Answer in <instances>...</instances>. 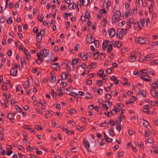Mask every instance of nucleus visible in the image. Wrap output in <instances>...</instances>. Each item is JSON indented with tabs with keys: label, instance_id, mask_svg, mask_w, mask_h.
Instances as JSON below:
<instances>
[{
	"label": "nucleus",
	"instance_id": "9b49d317",
	"mask_svg": "<svg viewBox=\"0 0 158 158\" xmlns=\"http://www.w3.org/2000/svg\"><path fill=\"white\" fill-rule=\"evenodd\" d=\"M103 134L104 137L105 139H106L107 142L110 143L113 141L112 138H109L106 135L105 132H103Z\"/></svg>",
	"mask_w": 158,
	"mask_h": 158
},
{
	"label": "nucleus",
	"instance_id": "5701e85b",
	"mask_svg": "<svg viewBox=\"0 0 158 158\" xmlns=\"http://www.w3.org/2000/svg\"><path fill=\"white\" fill-rule=\"evenodd\" d=\"M109 131L110 134L111 136H113L114 135V134L113 127H111L109 130Z\"/></svg>",
	"mask_w": 158,
	"mask_h": 158
},
{
	"label": "nucleus",
	"instance_id": "e433bc0d",
	"mask_svg": "<svg viewBox=\"0 0 158 158\" xmlns=\"http://www.w3.org/2000/svg\"><path fill=\"white\" fill-rule=\"evenodd\" d=\"M105 98L107 100H109L111 98V95L110 94H106Z\"/></svg>",
	"mask_w": 158,
	"mask_h": 158
},
{
	"label": "nucleus",
	"instance_id": "37998d69",
	"mask_svg": "<svg viewBox=\"0 0 158 158\" xmlns=\"http://www.w3.org/2000/svg\"><path fill=\"white\" fill-rule=\"evenodd\" d=\"M108 125L107 123H106V122L105 121L103 123H101L100 124V126L103 127H106Z\"/></svg>",
	"mask_w": 158,
	"mask_h": 158
},
{
	"label": "nucleus",
	"instance_id": "6ab92c4d",
	"mask_svg": "<svg viewBox=\"0 0 158 158\" xmlns=\"http://www.w3.org/2000/svg\"><path fill=\"white\" fill-rule=\"evenodd\" d=\"M123 122V119H121L120 118L117 117L116 119L115 123L117 125L120 124L121 121Z\"/></svg>",
	"mask_w": 158,
	"mask_h": 158
},
{
	"label": "nucleus",
	"instance_id": "f03ea898",
	"mask_svg": "<svg viewBox=\"0 0 158 158\" xmlns=\"http://www.w3.org/2000/svg\"><path fill=\"white\" fill-rule=\"evenodd\" d=\"M153 58V56L152 54H149L146 56L143 59H142L140 57L139 61L141 62H144V61H147L152 60Z\"/></svg>",
	"mask_w": 158,
	"mask_h": 158
},
{
	"label": "nucleus",
	"instance_id": "b1692460",
	"mask_svg": "<svg viewBox=\"0 0 158 158\" xmlns=\"http://www.w3.org/2000/svg\"><path fill=\"white\" fill-rule=\"evenodd\" d=\"M133 27L134 28H136L137 27H138L140 29H141V27L140 26L139 23V22H136L133 24Z\"/></svg>",
	"mask_w": 158,
	"mask_h": 158
},
{
	"label": "nucleus",
	"instance_id": "5fc2aeb1",
	"mask_svg": "<svg viewBox=\"0 0 158 158\" xmlns=\"http://www.w3.org/2000/svg\"><path fill=\"white\" fill-rule=\"evenodd\" d=\"M85 16L88 19H89L90 18V13L88 12H86L85 13Z\"/></svg>",
	"mask_w": 158,
	"mask_h": 158
},
{
	"label": "nucleus",
	"instance_id": "052dcab7",
	"mask_svg": "<svg viewBox=\"0 0 158 158\" xmlns=\"http://www.w3.org/2000/svg\"><path fill=\"white\" fill-rule=\"evenodd\" d=\"M89 66H92L93 68H94L96 66V63H91L89 64Z\"/></svg>",
	"mask_w": 158,
	"mask_h": 158
},
{
	"label": "nucleus",
	"instance_id": "aec40b11",
	"mask_svg": "<svg viewBox=\"0 0 158 158\" xmlns=\"http://www.w3.org/2000/svg\"><path fill=\"white\" fill-rule=\"evenodd\" d=\"M139 94H141L143 96L145 97L146 96V92L144 90H139Z\"/></svg>",
	"mask_w": 158,
	"mask_h": 158
},
{
	"label": "nucleus",
	"instance_id": "774afa93",
	"mask_svg": "<svg viewBox=\"0 0 158 158\" xmlns=\"http://www.w3.org/2000/svg\"><path fill=\"white\" fill-rule=\"evenodd\" d=\"M33 31L35 33H36L38 32V28L37 27H34L33 30Z\"/></svg>",
	"mask_w": 158,
	"mask_h": 158
},
{
	"label": "nucleus",
	"instance_id": "423d86ee",
	"mask_svg": "<svg viewBox=\"0 0 158 158\" xmlns=\"http://www.w3.org/2000/svg\"><path fill=\"white\" fill-rule=\"evenodd\" d=\"M40 53L42 56L46 57L48 55L49 53V50L46 49H44L41 51Z\"/></svg>",
	"mask_w": 158,
	"mask_h": 158
},
{
	"label": "nucleus",
	"instance_id": "bb28decb",
	"mask_svg": "<svg viewBox=\"0 0 158 158\" xmlns=\"http://www.w3.org/2000/svg\"><path fill=\"white\" fill-rule=\"evenodd\" d=\"M81 58H82V60H87L88 59L87 56L86 54H83L82 56V55L81 54Z\"/></svg>",
	"mask_w": 158,
	"mask_h": 158
},
{
	"label": "nucleus",
	"instance_id": "c756f323",
	"mask_svg": "<svg viewBox=\"0 0 158 158\" xmlns=\"http://www.w3.org/2000/svg\"><path fill=\"white\" fill-rule=\"evenodd\" d=\"M56 80V77L55 76H52L50 79L49 81H50L52 82H54Z\"/></svg>",
	"mask_w": 158,
	"mask_h": 158
},
{
	"label": "nucleus",
	"instance_id": "4be33fe9",
	"mask_svg": "<svg viewBox=\"0 0 158 158\" xmlns=\"http://www.w3.org/2000/svg\"><path fill=\"white\" fill-rule=\"evenodd\" d=\"M51 68L55 70L58 71L60 68V66L58 65L56 66V65L53 64L51 66Z\"/></svg>",
	"mask_w": 158,
	"mask_h": 158
},
{
	"label": "nucleus",
	"instance_id": "6e6d98bb",
	"mask_svg": "<svg viewBox=\"0 0 158 158\" xmlns=\"http://www.w3.org/2000/svg\"><path fill=\"white\" fill-rule=\"evenodd\" d=\"M117 111H118L114 108V109L111 111L110 113L112 114H115Z\"/></svg>",
	"mask_w": 158,
	"mask_h": 158
},
{
	"label": "nucleus",
	"instance_id": "7c9ffc66",
	"mask_svg": "<svg viewBox=\"0 0 158 158\" xmlns=\"http://www.w3.org/2000/svg\"><path fill=\"white\" fill-rule=\"evenodd\" d=\"M104 73V70L103 69L100 70L99 71V72L97 74L98 76H102Z\"/></svg>",
	"mask_w": 158,
	"mask_h": 158
},
{
	"label": "nucleus",
	"instance_id": "dca6fc26",
	"mask_svg": "<svg viewBox=\"0 0 158 158\" xmlns=\"http://www.w3.org/2000/svg\"><path fill=\"white\" fill-rule=\"evenodd\" d=\"M152 89H155L158 88V81H156L151 84Z\"/></svg>",
	"mask_w": 158,
	"mask_h": 158
},
{
	"label": "nucleus",
	"instance_id": "2eb2a0df",
	"mask_svg": "<svg viewBox=\"0 0 158 158\" xmlns=\"http://www.w3.org/2000/svg\"><path fill=\"white\" fill-rule=\"evenodd\" d=\"M154 5V2L153 1H151V4L148 6L149 11L150 13H152L154 9L153 7Z\"/></svg>",
	"mask_w": 158,
	"mask_h": 158
},
{
	"label": "nucleus",
	"instance_id": "c03bdc74",
	"mask_svg": "<svg viewBox=\"0 0 158 158\" xmlns=\"http://www.w3.org/2000/svg\"><path fill=\"white\" fill-rule=\"evenodd\" d=\"M151 133L150 131L148 130L145 132V135L146 137H148L150 135Z\"/></svg>",
	"mask_w": 158,
	"mask_h": 158
},
{
	"label": "nucleus",
	"instance_id": "c9c22d12",
	"mask_svg": "<svg viewBox=\"0 0 158 158\" xmlns=\"http://www.w3.org/2000/svg\"><path fill=\"white\" fill-rule=\"evenodd\" d=\"M86 98H93L92 96L91 95V94L89 92H87L86 94Z\"/></svg>",
	"mask_w": 158,
	"mask_h": 158
},
{
	"label": "nucleus",
	"instance_id": "a19ab883",
	"mask_svg": "<svg viewBox=\"0 0 158 158\" xmlns=\"http://www.w3.org/2000/svg\"><path fill=\"white\" fill-rule=\"evenodd\" d=\"M6 19L5 17H2L0 19V23H3L6 21Z\"/></svg>",
	"mask_w": 158,
	"mask_h": 158
},
{
	"label": "nucleus",
	"instance_id": "a211bd4d",
	"mask_svg": "<svg viewBox=\"0 0 158 158\" xmlns=\"http://www.w3.org/2000/svg\"><path fill=\"white\" fill-rule=\"evenodd\" d=\"M76 7V6L73 2H72L68 6V8L69 10H73L75 9Z\"/></svg>",
	"mask_w": 158,
	"mask_h": 158
},
{
	"label": "nucleus",
	"instance_id": "f704fd0d",
	"mask_svg": "<svg viewBox=\"0 0 158 158\" xmlns=\"http://www.w3.org/2000/svg\"><path fill=\"white\" fill-rule=\"evenodd\" d=\"M37 56L38 57V60L40 62H41L43 61V59L42 57H40V53L39 52H38L37 53Z\"/></svg>",
	"mask_w": 158,
	"mask_h": 158
},
{
	"label": "nucleus",
	"instance_id": "a878e982",
	"mask_svg": "<svg viewBox=\"0 0 158 158\" xmlns=\"http://www.w3.org/2000/svg\"><path fill=\"white\" fill-rule=\"evenodd\" d=\"M7 117L10 120H12L14 119L13 114L11 113H9L8 114Z\"/></svg>",
	"mask_w": 158,
	"mask_h": 158
},
{
	"label": "nucleus",
	"instance_id": "69168bd1",
	"mask_svg": "<svg viewBox=\"0 0 158 158\" xmlns=\"http://www.w3.org/2000/svg\"><path fill=\"white\" fill-rule=\"evenodd\" d=\"M33 14L34 15H36L38 13V10L36 8H34L33 9Z\"/></svg>",
	"mask_w": 158,
	"mask_h": 158
},
{
	"label": "nucleus",
	"instance_id": "39448f33",
	"mask_svg": "<svg viewBox=\"0 0 158 158\" xmlns=\"http://www.w3.org/2000/svg\"><path fill=\"white\" fill-rule=\"evenodd\" d=\"M152 107V106L148 105H145L143 107V111L148 114H150V113L148 110Z\"/></svg>",
	"mask_w": 158,
	"mask_h": 158
},
{
	"label": "nucleus",
	"instance_id": "3c124183",
	"mask_svg": "<svg viewBox=\"0 0 158 158\" xmlns=\"http://www.w3.org/2000/svg\"><path fill=\"white\" fill-rule=\"evenodd\" d=\"M72 64L73 65V64H76L78 63V60L77 59L75 58L73 59Z\"/></svg>",
	"mask_w": 158,
	"mask_h": 158
},
{
	"label": "nucleus",
	"instance_id": "f3484780",
	"mask_svg": "<svg viewBox=\"0 0 158 158\" xmlns=\"http://www.w3.org/2000/svg\"><path fill=\"white\" fill-rule=\"evenodd\" d=\"M79 1L85 6L88 5L89 1V0H79Z\"/></svg>",
	"mask_w": 158,
	"mask_h": 158
},
{
	"label": "nucleus",
	"instance_id": "4d7b16f0",
	"mask_svg": "<svg viewBox=\"0 0 158 158\" xmlns=\"http://www.w3.org/2000/svg\"><path fill=\"white\" fill-rule=\"evenodd\" d=\"M107 46V44H105L104 42H103L102 44V48L103 50H105Z\"/></svg>",
	"mask_w": 158,
	"mask_h": 158
},
{
	"label": "nucleus",
	"instance_id": "0e129e2a",
	"mask_svg": "<svg viewBox=\"0 0 158 158\" xmlns=\"http://www.w3.org/2000/svg\"><path fill=\"white\" fill-rule=\"evenodd\" d=\"M72 63L71 62H68L67 63V69L69 70H70V66L69 65L71 64Z\"/></svg>",
	"mask_w": 158,
	"mask_h": 158
},
{
	"label": "nucleus",
	"instance_id": "49530a36",
	"mask_svg": "<svg viewBox=\"0 0 158 158\" xmlns=\"http://www.w3.org/2000/svg\"><path fill=\"white\" fill-rule=\"evenodd\" d=\"M97 83L98 85L101 86L102 85L103 82L102 80H98L97 81Z\"/></svg>",
	"mask_w": 158,
	"mask_h": 158
},
{
	"label": "nucleus",
	"instance_id": "a18cd8bd",
	"mask_svg": "<svg viewBox=\"0 0 158 158\" xmlns=\"http://www.w3.org/2000/svg\"><path fill=\"white\" fill-rule=\"evenodd\" d=\"M94 44H95V46L97 47V48H98L99 47V41L97 40H95V41H94Z\"/></svg>",
	"mask_w": 158,
	"mask_h": 158
},
{
	"label": "nucleus",
	"instance_id": "13d9d810",
	"mask_svg": "<svg viewBox=\"0 0 158 158\" xmlns=\"http://www.w3.org/2000/svg\"><path fill=\"white\" fill-rule=\"evenodd\" d=\"M145 20L144 19H143L140 21L141 25L143 26H144V24L145 23Z\"/></svg>",
	"mask_w": 158,
	"mask_h": 158
},
{
	"label": "nucleus",
	"instance_id": "f257e3e1",
	"mask_svg": "<svg viewBox=\"0 0 158 158\" xmlns=\"http://www.w3.org/2000/svg\"><path fill=\"white\" fill-rule=\"evenodd\" d=\"M121 16V13L119 10H117L114 13L112 18L113 23H114L116 22L119 20Z\"/></svg>",
	"mask_w": 158,
	"mask_h": 158
},
{
	"label": "nucleus",
	"instance_id": "864d4df0",
	"mask_svg": "<svg viewBox=\"0 0 158 158\" xmlns=\"http://www.w3.org/2000/svg\"><path fill=\"white\" fill-rule=\"evenodd\" d=\"M149 125V123L146 120H144V122L143 123V125L145 127H147Z\"/></svg>",
	"mask_w": 158,
	"mask_h": 158
},
{
	"label": "nucleus",
	"instance_id": "f8f14e48",
	"mask_svg": "<svg viewBox=\"0 0 158 158\" xmlns=\"http://www.w3.org/2000/svg\"><path fill=\"white\" fill-rule=\"evenodd\" d=\"M17 70L15 68H11L10 70V75L13 76H15L17 74Z\"/></svg>",
	"mask_w": 158,
	"mask_h": 158
},
{
	"label": "nucleus",
	"instance_id": "412c9836",
	"mask_svg": "<svg viewBox=\"0 0 158 158\" xmlns=\"http://www.w3.org/2000/svg\"><path fill=\"white\" fill-rule=\"evenodd\" d=\"M97 51V52H95V53L94 54V58L95 59H98L99 56V53L97 50H96Z\"/></svg>",
	"mask_w": 158,
	"mask_h": 158
},
{
	"label": "nucleus",
	"instance_id": "ddd939ff",
	"mask_svg": "<svg viewBox=\"0 0 158 158\" xmlns=\"http://www.w3.org/2000/svg\"><path fill=\"white\" fill-rule=\"evenodd\" d=\"M86 40L87 41V42L88 44H91L93 43L95 41V39L93 38L92 36H90V37H88L87 36Z\"/></svg>",
	"mask_w": 158,
	"mask_h": 158
},
{
	"label": "nucleus",
	"instance_id": "20e7f679",
	"mask_svg": "<svg viewBox=\"0 0 158 158\" xmlns=\"http://www.w3.org/2000/svg\"><path fill=\"white\" fill-rule=\"evenodd\" d=\"M145 38L141 37L136 38L135 39V42L140 44H145Z\"/></svg>",
	"mask_w": 158,
	"mask_h": 158
},
{
	"label": "nucleus",
	"instance_id": "6e6552de",
	"mask_svg": "<svg viewBox=\"0 0 158 158\" xmlns=\"http://www.w3.org/2000/svg\"><path fill=\"white\" fill-rule=\"evenodd\" d=\"M151 94L152 96L156 98H158V93L156 90L153 89H151L150 90Z\"/></svg>",
	"mask_w": 158,
	"mask_h": 158
},
{
	"label": "nucleus",
	"instance_id": "09e8293b",
	"mask_svg": "<svg viewBox=\"0 0 158 158\" xmlns=\"http://www.w3.org/2000/svg\"><path fill=\"white\" fill-rule=\"evenodd\" d=\"M127 32V30L126 29H122L120 31V33H123V35H125L126 34Z\"/></svg>",
	"mask_w": 158,
	"mask_h": 158
},
{
	"label": "nucleus",
	"instance_id": "0eeeda50",
	"mask_svg": "<svg viewBox=\"0 0 158 158\" xmlns=\"http://www.w3.org/2000/svg\"><path fill=\"white\" fill-rule=\"evenodd\" d=\"M61 77L63 80H65L70 77V75L65 72H62L61 73Z\"/></svg>",
	"mask_w": 158,
	"mask_h": 158
},
{
	"label": "nucleus",
	"instance_id": "bf43d9fd",
	"mask_svg": "<svg viewBox=\"0 0 158 158\" xmlns=\"http://www.w3.org/2000/svg\"><path fill=\"white\" fill-rule=\"evenodd\" d=\"M104 89L107 92L110 93H112V92L111 91V90L109 87H105Z\"/></svg>",
	"mask_w": 158,
	"mask_h": 158
},
{
	"label": "nucleus",
	"instance_id": "7ed1b4c3",
	"mask_svg": "<svg viewBox=\"0 0 158 158\" xmlns=\"http://www.w3.org/2000/svg\"><path fill=\"white\" fill-rule=\"evenodd\" d=\"M139 77L144 81H148L150 79V77L146 74H140Z\"/></svg>",
	"mask_w": 158,
	"mask_h": 158
},
{
	"label": "nucleus",
	"instance_id": "ea45409f",
	"mask_svg": "<svg viewBox=\"0 0 158 158\" xmlns=\"http://www.w3.org/2000/svg\"><path fill=\"white\" fill-rule=\"evenodd\" d=\"M123 33H120V31L118 33H117V37L119 38L120 39L122 38L123 36Z\"/></svg>",
	"mask_w": 158,
	"mask_h": 158
},
{
	"label": "nucleus",
	"instance_id": "603ef678",
	"mask_svg": "<svg viewBox=\"0 0 158 158\" xmlns=\"http://www.w3.org/2000/svg\"><path fill=\"white\" fill-rule=\"evenodd\" d=\"M106 72L107 73L110 74H111L112 73V70L111 68H109L106 71Z\"/></svg>",
	"mask_w": 158,
	"mask_h": 158
},
{
	"label": "nucleus",
	"instance_id": "cd10ccee",
	"mask_svg": "<svg viewBox=\"0 0 158 158\" xmlns=\"http://www.w3.org/2000/svg\"><path fill=\"white\" fill-rule=\"evenodd\" d=\"M151 65H158V60H155L150 62Z\"/></svg>",
	"mask_w": 158,
	"mask_h": 158
},
{
	"label": "nucleus",
	"instance_id": "9d476101",
	"mask_svg": "<svg viewBox=\"0 0 158 158\" xmlns=\"http://www.w3.org/2000/svg\"><path fill=\"white\" fill-rule=\"evenodd\" d=\"M115 33V30L113 28L110 29L108 31L109 35L111 37H114Z\"/></svg>",
	"mask_w": 158,
	"mask_h": 158
},
{
	"label": "nucleus",
	"instance_id": "2f4dec72",
	"mask_svg": "<svg viewBox=\"0 0 158 158\" xmlns=\"http://www.w3.org/2000/svg\"><path fill=\"white\" fill-rule=\"evenodd\" d=\"M77 111L74 109H72L70 110L69 113L70 115H72L73 114H75L76 112Z\"/></svg>",
	"mask_w": 158,
	"mask_h": 158
},
{
	"label": "nucleus",
	"instance_id": "c85d7f7f",
	"mask_svg": "<svg viewBox=\"0 0 158 158\" xmlns=\"http://www.w3.org/2000/svg\"><path fill=\"white\" fill-rule=\"evenodd\" d=\"M114 108L115 110H116L118 111H119L120 110H122V109L120 107V106L118 103H117L115 104Z\"/></svg>",
	"mask_w": 158,
	"mask_h": 158
},
{
	"label": "nucleus",
	"instance_id": "79ce46f5",
	"mask_svg": "<svg viewBox=\"0 0 158 158\" xmlns=\"http://www.w3.org/2000/svg\"><path fill=\"white\" fill-rule=\"evenodd\" d=\"M44 17L43 15H39L38 17V19L39 20L40 22H42L43 20Z\"/></svg>",
	"mask_w": 158,
	"mask_h": 158
},
{
	"label": "nucleus",
	"instance_id": "8fccbe9b",
	"mask_svg": "<svg viewBox=\"0 0 158 158\" xmlns=\"http://www.w3.org/2000/svg\"><path fill=\"white\" fill-rule=\"evenodd\" d=\"M153 142V138L152 137H150L148 139V142L149 143H152Z\"/></svg>",
	"mask_w": 158,
	"mask_h": 158
},
{
	"label": "nucleus",
	"instance_id": "58836bf2",
	"mask_svg": "<svg viewBox=\"0 0 158 158\" xmlns=\"http://www.w3.org/2000/svg\"><path fill=\"white\" fill-rule=\"evenodd\" d=\"M118 126L116 127V129L118 132H120L121 129L123 128V126L120 124L117 125Z\"/></svg>",
	"mask_w": 158,
	"mask_h": 158
},
{
	"label": "nucleus",
	"instance_id": "4c0bfd02",
	"mask_svg": "<svg viewBox=\"0 0 158 158\" xmlns=\"http://www.w3.org/2000/svg\"><path fill=\"white\" fill-rule=\"evenodd\" d=\"M101 104L102 105V109H104V110H108V107L106 106V104H103V103H102Z\"/></svg>",
	"mask_w": 158,
	"mask_h": 158
},
{
	"label": "nucleus",
	"instance_id": "393cba45",
	"mask_svg": "<svg viewBox=\"0 0 158 158\" xmlns=\"http://www.w3.org/2000/svg\"><path fill=\"white\" fill-rule=\"evenodd\" d=\"M136 59V56L135 55H131L130 56V60L131 62H134Z\"/></svg>",
	"mask_w": 158,
	"mask_h": 158
},
{
	"label": "nucleus",
	"instance_id": "1a4fd4ad",
	"mask_svg": "<svg viewBox=\"0 0 158 158\" xmlns=\"http://www.w3.org/2000/svg\"><path fill=\"white\" fill-rule=\"evenodd\" d=\"M83 146L86 149H88L90 147V145L89 142L87 141V139L85 138L83 139Z\"/></svg>",
	"mask_w": 158,
	"mask_h": 158
},
{
	"label": "nucleus",
	"instance_id": "4468645a",
	"mask_svg": "<svg viewBox=\"0 0 158 158\" xmlns=\"http://www.w3.org/2000/svg\"><path fill=\"white\" fill-rule=\"evenodd\" d=\"M92 90L94 92H97L99 95L101 94L103 92V90L102 89H97L96 88H93Z\"/></svg>",
	"mask_w": 158,
	"mask_h": 158
},
{
	"label": "nucleus",
	"instance_id": "de8ad7c7",
	"mask_svg": "<svg viewBox=\"0 0 158 158\" xmlns=\"http://www.w3.org/2000/svg\"><path fill=\"white\" fill-rule=\"evenodd\" d=\"M108 49V52H110L112 50L113 48L112 44H110L109 45Z\"/></svg>",
	"mask_w": 158,
	"mask_h": 158
},
{
	"label": "nucleus",
	"instance_id": "72a5a7b5",
	"mask_svg": "<svg viewBox=\"0 0 158 158\" xmlns=\"http://www.w3.org/2000/svg\"><path fill=\"white\" fill-rule=\"evenodd\" d=\"M7 23L8 24H11L13 23L12 18L11 16L7 20Z\"/></svg>",
	"mask_w": 158,
	"mask_h": 158
},
{
	"label": "nucleus",
	"instance_id": "473e14b6",
	"mask_svg": "<svg viewBox=\"0 0 158 158\" xmlns=\"http://www.w3.org/2000/svg\"><path fill=\"white\" fill-rule=\"evenodd\" d=\"M23 50L24 51L26 55L27 56H28L30 55L29 52L25 48H23Z\"/></svg>",
	"mask_w": 158,
	"mask_h": 158
},
{
	"label": "nucleus",
	"instance_id": "338daca9",
	"mask_svg": "<svg viewBox=\"0 0 158 158\" xmlns=\"http://www.w3.org/2000/svg\"><path fill=\"white\" fill-rule=\"evenodd\" d=\"M128 133L129 135H132L134 134L135 132L132 130H129L128 131Z\"/></svg>",
	"mask_w": 158,
	"mask_h": 158
},
{
	"label": "nucleus",
	"instance_id": "680f3d73",
	"mask_svg": "<svg viewBox=\"0 0 158 158\" xmlns=\"http://www.w3.org/2000/svg\"><path fill=\"white\" fill-rule=\"evenodd\" d=\"M36 38L38 43H40L42 39V37L41 36H40L36 37Z\"/></svg>",
	"mask_w": 158,
	"mask_h": 158
},
{
	"label": "nucleus",
	"instance_id": "e2e57ef3",
	"mask_svg": "<svg viewBox=\"0 0 158 158\" xmlns=\"http://www.w3.org/2000/svg\"><path fill=\"white\" fill-rule=\"evenodd\" d=\"M35 128L38 130H41L42 129L41 126L40 125H37L35 127Z\"/></svg>",
	"mask_w": 158,
	"mask_h": 158
}]
</instances>
